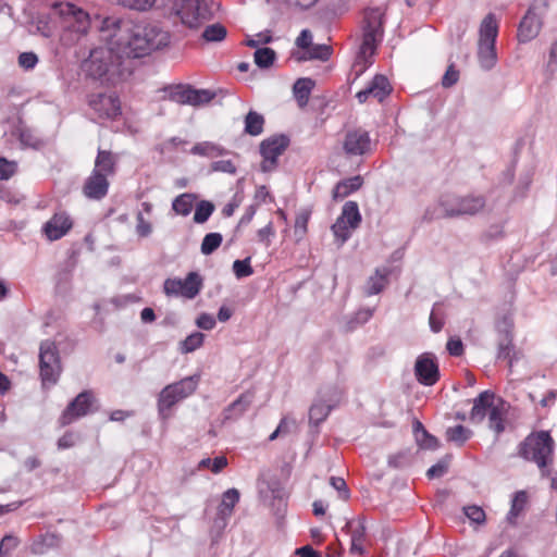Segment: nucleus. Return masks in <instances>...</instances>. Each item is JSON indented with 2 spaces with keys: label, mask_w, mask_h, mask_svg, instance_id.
<instances>
[{
  "label": "nucleus",
  "mask_w": 557,
  "mask_h": 557,
  "mask_svg": "<svg viewBox=\"0 0 557 557\" xmlns=\"http://www.w3.org/2000/svg\"><path fill=\"white\" fill-rule=\"evenodd\" d=\"M103 32H112L111 44L116 45L132 61L169 46L170 33L156 23L131 26L117 17H107L102 22Z\"/></svg>",
  "instance_id": "f257e3e1"
},
{
  "label": "nucleus",
  "mask_w": 557,
  "mask_h": 557,
  "mask_svg": "<svg viewBox=\"0 0 557 557\" xmlns=\"http://www.w3.org/2000/svg\"><path fill=\"white\" fill-rule=\"evenodd\" d=\"M109 44L108 47L92 49L81 65L86 78L108 87L127 81L134 70V61L116 45L111 44V35H109Z\"/></svg>",
  "instance_id": "f03ea898"
},
{
  "label": "nucleus",
  "mask_w": 557,
  "mask_h": 557,
  "mask_svg": "<svg viewBox=\"0 0 557 557\" xmlns=\"http://www.w3.org/2000/svg\"><path fill=\"white\" fill-rule=\"evenodd\" d=\"M555 443L546 431L532 433L519 445V456L534 462L542 476L552 475Z\"/></svg>",
  "instance_id": "7ed1b4c3"
},
{
  "label": "nucleus",
  "mask_w": 557,
  "mask_h": 557,
  "mask_svg": "<svg viewBox=\"0 0 557 557\" xmlns=\"http://www.w3.org/2000/svg\"><path fill=\"white\" fill-rule=\"evenodd\" d=\"M383 13L379 8L367 9L363 16V36L360 51L354 64L357 74H361L371 63V58L383 35Z\"/></svg>",
  "instance_id": "20e7f679"
},
{
  "label": "nucleus",
  "mask_w": 557,
  "mask_h": 557,
  "mask_svg": "<svg viewBox=\"0 0 557 557\" xmlns=\"http://www.w3.org/2000/svg\"><path fill=\"white\" fill-rule=\"evenodd\" d=\"M509 408V404L494 393L483 392L473 401L470 419L473 422H481L487 416L490 428L496 434H500L505 431Z\"/></svg>",
  "instance_id": "39448f33"
},
{
  "label": "nucleus",
  "mask_w": 557,
  "mask_h": 557,
  "mask_svg": "<svg viewBox=\"0 0 557 557\" xmlns=\"http://www.w3.org/2000/svg\"><path fill=\"white\" fill-rule=\"evenodd\" d=\"M169 100L178 104L199 107L209 103L215 98V92L209 89H196L190 85L169 86L164 89Z\"/></svg>",
  "instance_id": "423d86ee"
},
{
  "label": "nucleus",
  "mask_w": 557,
  "mask_h": 557,
  "mask_svg": "<svg viewBox=\"0 0 557 557\" xmlns=\"http://www.w3.org/2000/svg\"><path fill=\"white\" fill-rule=\"evenodd\" d=\"M176 14L183 24L193 28L211 18L212 10L207 0H181Z\"/></svg>",
  "instance_id": "0eeeda50"
},
{
  "label": "nucleus",
  "mask_w": 557,
  "mask_h": 557,
  "mask_svg": "<svg viewBox=\"0 0 557 557\" xmlns=\"http://www.w3.org/2000/svg\"><path fill=\"white\" fill-rule=\"evenodd\" d=\"M441 206L445 218L459 215H473L480 212L485 206V199L482 196L451 197L443 200Z\"/></svg>",
  "instance_id": "6e6552de"
},
{
  "label": "nucleus",
  "mask_w": 557,
  "mask_h": 557,
  "mask_svg": "<svg viewBox=\"0 0 557 557\" xmlns=\"http://www.w3.org/2000/svg\"><path fill=\"white\" fill-rule=\"evenodd\" d=\"M87 103L101 120H115L122 114L121 101L115 94H90L87 97Z\"/></svg>",
  "instance_id": "1a4fd4ad"
},
{
  "label": "nucleus",
  "mask_w": 557,
  "mask_h": 557,
  "mask_svg": "<svg viewBox=\"0 0 557 557\" xmlns=\"http://www.w3.org/2000/svg\"><path fill=\"white\" fill-rule=\"evenodd\" d=\"M39 368L42 383H55L58 381L61 373V363L54 343H41Z\"/></svg>",
  "instance_id": "9d476101"
},
{
  "label": "nucleus",
  "mask_w": 557,
  "mask_h": 557,
  "mask_svg": "<svg viewBox=\"0 0 557 557\" xmlns=\"http://www.w3.org/2000/svg\"><path fill=\"white\" fill-rule=\"evenodd\" d=\"M289 146V138L286 135H274L265 138L260 144V154L262 157L261 170L270 172L277 165V159Z\"/></svg>",
  "instance_id": "9b49d317"
},
{
  "label": "nucleus",
  "mask_w": 557,
  "mask_h": 557,
  "mask_svg": "<svg viewBox=\"0 0 557 557\" xmlns=\"http://www.w3.org/2000/svg\"><path fill=\"white\" fill-rule=\"evenodd\" d=\"M57 8L69 32L77 35V38L87 34L90 27V18L87 12L69 2L60 3Z\"/></svg>",
  "instance_id": "f8f14e48"
},
{
  "label": "nucleus",
  "mask_w": 557,
  "mask_h": 557,
  "mask_svg": "<svg viewBox=\"0 0 557 557\" xmlns=\"http://www.w3.org/2000/svg\"><path fill=\"white\" fill-rule=\"evenodd\" d=\"M163 287L166 295L183 296L193 299L199 294L202 287V280L198 273L189 272L184 280H165Z\"/></svg>",
  "instance_id": "ddd939ff"
},
{
  "label": "nucleus",
  "mask_w": 557,
  "mask_h": 557,
  "mask_svg": "<svg viewBox=\"0 0 557 557\" xmlns=\"http://www.w3.org/2000/svg\"><path fill=\"white\" fill-rule=\"evenodd\" d=\"M195 391L194 385H165L159 396V416L162 420L171 417V408Z\"/></svg>",
  "instance_id": "4468645a"
},
{
  "label": "nucleus",
  "mask_w": 557,
  "mask_h": 557,
  "mask_svg": "<svg viewBox=\"0 0 557 557\" xmlns=\"http://www.w3.org/2000/svg\"><path fill=\"white\" fill-rule=\"evenodd\" d=\"M95 398L89 392H83L70 403L60 418L62 426L71 424L76 419L86 416L92 410Z\"/></svg>",
  "instance_id": "2eb2a0df"
},
{
  "label": "nucleus",
  "mask_w": 557,
  "mask_h": 557,
  "mask_svg": "<svg viewBox=\"0 0 557 557\" xmlns=\"http://www.w3.org/2000/svg\"><path fill=\"white\" fill-rule=\"evenodd\" d=\"M369 133L362 128L348 131L343 141V149L348 156H362L370 150Z\"/></svg>",
  "instance_id": "dca6fc26"
},
{
  "label": "nucleus",
  "mask_w": 557,
  "mask_h": 557,
  "mask_svg": "<svg viewBox=\"0 0 557 557\" xmlns=\"http://www.w3.org/2000/svg\"><path fill=\"white\" fill-rule=\"evenodd\" d=\"M414 374L419 381L436 383L440 380L436 358L430 352L420 355L416 360Z\"/></svg>",
  "instance_id": "f3484780"
},
{
  "label": "nucleus",
  "mask_w": 557,
  "mask_h": 557,
  "mask_svg": "<svg viewBox=\"0 0 557 557\" xmlns=\"http://www.w3.org/2000/svg\"><path fill=\"white\" fill-rule=\"evenodd\" d=\"M542 28V17L534 8H530L521 20L517 38L519 42H529L534 39Z\"/></svg>",
  "instance_id": "a211bd4d"
},
{
  "label": "nucleus",
  "mask_w": 557,
  "mask_h": 557,
  "mask_svg": "<svg viewBox=\"0 0 557 557\" xmlns=\"http://www.w3.org/2000/svg\"><path fill=\"white\" fill-rule=\"evenodd\" d=\"M392 92V86L388 79L381 74L373 77L369 86L359 92L356 97L360 103L366 102L370 97L382 102Z\"/></svg>",
  "instance_id": "6ab92c4d"
},
{
  "label": "nucleus",
  "mask_w": 557,
  "mask_h": 557,
  "mask_svg": "<svg viewBox=\"0 0 557 557\" xmlns=\"http://www.w3.org/2000/svg\"><path fill=\"white\" fill-rule=\"evenodd\" d=\"M72 226L73 222L66 212H57L45 223L42 231L53 242L66 235Z\"/></svg>",
  "instance_id": "aec40b11"
},
{
  "label": "nucleus",
  "mask_w": 557,
  "mask_h": 557,
  "mask_svg": "<svg viewBox=\"0 0 557 557\" xmlns=\"http://www.w3.org/2000/svg\"><path fill=\"white\" fill-rule=\"evenodd\" d=\"M109 181L103 173L92 171L83 185V194L88 199L100 200L108 194Z\"/></svg>",
  "instance_id": "412c9836"
},
{
  "label": "nucleus",
  "mask_w": 557,
  "mask_h": 557,
  "mask_svg": "<svg viewBox=\"0 0 557 557\" xmlns=\"http://www.w3.org/2000/svg\"><path fill=\"white\" fill-rule=\"evenodd\" d=\"M339 403V397L337 395H332L327 399L320 398L315 400L309 410V420L311 423L318 425L323 422L332 408H334Z\"/></svg>",
  "instance_id": "4be33fe9"
},
{
  "label": "nucleus",
  "mask_w": 557,
  "mask_h": 557,
  "mask_svg": "<svg viewBox=\"0 0 557 557\" xmlns=\"http://www.w3.org/2000/svg\"><path fill=\"white\" fill-rule=\"evenodd\" d=\"M346 528L350 533L352 553L363 554L364 553V541H366V524L361 518L347 522Z\"/></svg>",
  "instance_id": "5701e85b"
},
{
  "label": "nucleus",
  "mask_w": 557,
  "mask_h": 557,
  "mask_svg": "<svg viewBox=\"0 0 557 557\" xmlns=\"http://www.w3.org/2000/svg\"><path fill=\"white\" fill-rule=\"evenodd\" d=\"M362 184L363 178L360 175H356L338 182L332 191L333 200H343L350 194L357 191L362 186Z\"/></svg>",
  "instance_id": "b1692460"
},
{
  "label": "nucleus",
  "mask_w": 557,
  "mask_h": 557,
  "mask_svg": "<svg viewBox=\"0 0 557 557\" xmlns=\"http://www.w3.org/2000/svg\"><path fill=\"white\" fill-rule=\"evenodd\" d=\"M115 163L116 158L111 151L98 149L92 171L103 173L106 176H109L115 172Z\"/></svg>",
  "instance_id": "393cba45"
},
{
  "label": "nucleus",
  "mask_w": 557,
  "mask_h": 557,
  "mask_svg": "<svg viewBox=\"0 0 557 557\" xmlns=\"http://www.w3.org/2000/svg\"><path fill=\"white\" fill-rule=\"evenodd\" d=\"M314 86V81L308 77L298 78L296 81L293 87V91L299 107L304 108L307 106L310 94Z\"/></svg>",
  "instance_id": "a878e982"
},
{
  "label": "nucleus",
  "mask_w": 557,
  "mask_h": 557,
  "mask_svg": "<svg viewBox=\"0 0 557 557\" xmlns=\"http://www.w3.org/2000/svg\"><path fill=\"white\" fill-rule=\"evenodd\" d=\"M239 491L237 488H230L222 495V502L218 508V515L222 519H227L232 516L233 509L239 502Z\"/></svg>",
  "instance_id": "bb28decb"
},
{
  "label": "nucleus",
  "mask_w": 557,
  "mask_h": 557,
  "mask_svg": "<svg viewBox=\"0 0 557 557\" xmlns=\"http://www.w3.org/2000/svg\"><path fill=\"white\" fill-rule=\"evenodd\" d=\"M498 22L493 13L487 14L480 25V39L482 42H496Z\"/></svg>",
  "instance_id": "cd10ccee"
},
{
  "label": "nucleus",
  "mask_w": 557,
  "mask_h": 557,
  "mask_svg": "<svg viewBox=\"0 0 557 557\" xmlns=\"http://www.w3.org/2000/svg\"><path fill=\"white\" fill-rule=\"evenodd\" d=\"M265 120L262 114L250 110L244 119V132L250 136H259L263 133Z\"/></svg>",
  "instance_id": "c85d7f7f"
},
{
  "label": "nucleus",
  "mask_w": 557,
  "mask_h": 557,
  "mask_svg": "<svg viewBox=\"0 0 557 557\" xmlns=\"http://www.w3.org/2000/svg\"><path fill=\"white\" fill-rule=\"evenodd\" d=\"M389 271L387 269H377L374 275L370 276L367 282L366 294L368 296L381 293L387 285V276Z\"/></svg>",
  "instance_id": "c756f323"
},
{
  "label": "nucleus",
  "mask_w": 557,
  "mask_h": 557,
  "mask_svg": "<svg viewBox=\"0 0 557 557\" xmlns=\"http://www.w3.org/2000/svg\"><path fill=\"white\" fill-rule=\"evenodd\" d=\"M478 55L482 67L486 70L493 67L497 60L495 42L479 41Z\"/></svg>",
  "instance_id": "7c9ffc66"
},
{
  "label": "nucleus",
  "mask_w": 557,
  "mask_h": 557,
  "mask_svg": "<svg viewBox=\"0 0 557 557\" xmlns=\"http://www.w3.org/2000/svg\"><path fill=\"white\" fill-rule=\"evenodd\" d=\"M338 219H344L350 228H357L361 222V214L359 212L357 202L347 201L344 205L342 214L338 216Z\"/></svg>",
  "instance_id": "2f4dec72"
},
{
  "label": "nucleus",
  "mask_w": 557,
  "mask_h": 557,
  "mask_svg": "<svg viewBox=\"0 0 557 557\" xmlns=\"http://www.w3.org/2000/svg\"><path fill=\"white\" fill-rule=\"evenodd\" d=\"M119 5L137 12H148L159 9V0H115Z\"/></svg>",
  "instance_id": "473e14b6"
},
{
  "label": "nucleus",
  "mask_w": 557,
  "mask_h": 557,
  "mask_svg": "<svg viewBox=\"0 0 557 557\" xmlns=\"http://www.w3.org/2000/svg\"><path fill=\"white\" fill-rule=\"evenodd\" d=\"M195 196L191 194H182L172 202V209L176 214L186 216L194 208Z\"/></svg>",
  "instance_id": "72a5a7b5"
},
{
  "label": "nucleus",
  "mask_w": 557,
  "mask_h": 557,
  "mask_svg": "<svg viewBox=\"0 0 557 557\" xmlns=\"http://www.w3.org/2000/svg\"><path fill=\"white\" fill-rule=\"evenodd\" d=\"M252 403V395L250 393L242 395L233 401L226 410V418H235L244 413Z\"/></svg>",
  "instance_id": "f704fd0d"
},
{
  "label": "nucleus",
  "mask_w": 557,
  "mask_h": 557,
  "mask_svg": "<svg viewBox=\"0 0 557 557\" xmlns=\"http://www.w3.org/2000/svg\"><path fill=\"white\" fill-rule=\"evenodd\" d=\"M190 151L193 154H198L208 158H216L223 156L225 152L222 147L209 141L196 144Z\"/></svg>",
  "instance_id": "c9c22d12"
},
{
  "label": "nucleus",
  "mask_w": 557,
  "mask_h": 557,
  "mask_svg": "<svg viewBox=\"0 0 557 557\" xmlns=\"http://www.w3.org/2000/svg\"><path fill=\"white\" fill-rule=\"evenodd\" d=\"M472 435V431L463 425H456L448 428L446 431V438L458 446H462Z\"/></svg>",
  "instance_id": "e433bc0d"
},
{
  "label": "nucleus",
  "mask_w": 557,
  "mask_h": 557,
  "mask_svg": "<svg viewBox=\"0 0 557 557\" xmlns=\"http://www.w3.org/2000/svg\"><path fill=\"white\" fill-rule=\"evenodd\" d=\"M228 465L227 458L225 456H218L214 459L205 458L201 459L198 463V469H209L212 473L218 474L223 471Z\"/></svg>",
  "instance_id": "4c0bfd02"
},
{
  "label": "nucleus",
  "mask_w": 557,
  "mask_h": 557,
  "mask_svg": "<svg viewBox=\"0 0 557 557\" xmlns=\"http://www.w3.org/2000/svg\"><path fill=\"white\" fill-rule=\"evenodd\" d=\"M276 58V53L271 48H258L255 51V63L261 69L270 67Z\"/></svg>",
  "instance_id": "58836bf2"
},
{
  "label": "nucleus",
  "mask_w": 557,
  "mask_h": 557,
  "mask_svg": "<svg viewBox=\"0 0 557 557\" xmlns=\"http://www.w3.org/2000/svg\"><path fill=\"white\" fill-rule=\"evenodd\" d=\"M528 502V495L524 491H519L515 493L511 508L508 513V520L513 522V520L523 511Z\"/></svg>",
  "instance_id": "ea45409f"
},
{
  "label": "nucleus",
  "mask_w": 557,
  "mask_h": 557,
  "mask_svg": "<svg viewBox=\"0 0 557 557\" xmlns=\"http://www.w3.org/2000/svg\"><path fill=\"white\" fill-rule=\"evenodd\" d=\"M226 28L222 24L215 23L205 28L202 38L208 42H216L222 41L226 37Z\"/></svg>",
  "instance_id": "a19ab883"
},
{
  "label": "nucleus",
  "mask_w": 557,
  "mask_h": 557,
  "mask_svg": "<svg viewBox=\"0 0 557 557\" xmlns=\"http://www.w3.org/2000/svg\"><path fill=\"white\" fill-rule=\"evenodd\" d=\"M297 429L296 420L286 416L283 417L276 428V430L270 435L269 440L274 441L280 436H285L295 432Z\"/></svg>",
  "instance_id": "79ce46f5"
},
{
  "label": "nucleus",
  "mask_w": 557,
  "mask_h": 557,
  "mask_svg": "<svg viewBox=\"0 0 557 557\" xmlns=\"http://www.w3.org/2000/svg\"><path fill=\"white\" fill-rule=\"evenodd\" d=\"M222 242L223 237L220 233H209L203 237L200 250L206 256L211 255L221 246Z\"/></svg>",
  "instance_id": "37998d69"
},
{
  "label": "nucleus",
  "mask_w": 557,
  "mask_h": 557,
  "mask_svg": "<svg viewBox=\"0 0 557 557\" xmlns=\"http://www.w3.org/2000/svg\"><path fill=\"white\" fill-rule=\"evenodd\" d=\"M214 211V206L212 202L207 200H201L197 206L194 214L195 223L202 224Z\"/></svg>",
  "instance_id": "c03bdc74"
},
{
  "label": "nucleus",
  "mask_w": 557,
  "mask_h": 557,
  "mask_svg": "<svg viewBox=\"0 0 557 557\" xmlns=\"http://www.w3.org/2000/svg\"><path fill=\"white\" fill-rule=\"evenodd\" d=\"M61 540L57 534L47 533L41 536L40 541L34 545V552L37 554H44L46 548H52L59 546Z\"/></svg>",
  "instance_id": "a18cd8bd"
},
{
  "label": "nucleus",
  "mask_w": 557,
  "mask_h": 557,
  "mask_svg": "<svg viewBox=\"0 0 557 557\" xmlns=\"http://www.w3.org/2000/svg\"><path fill=\"white\" fill-rule=\"evenodd\" d=\"M205 339V335L200 332H195L187 336L185 341L182 343V350L184 352H191L199 348Z\"/></svg>",
  "instance_id": "49530a36"
},
{
  "label": "nucleus",
  "mask_w": 557,
  "mask_h": 557,
  "mask_svg": "<svg viewBox=\"0 0 557 557\" xmlns=\"http://www.w3.org/2000/svg\"><path fill=\"white\" fill-rule=\"evenodd\" d=\"M354 228H350L348 223L344 221V219H338L332 226V231L336 238H338L342 243L347 240L350 236V233Z\"/></svg>",
  "instance_id": "de8ad7c7"
},
{
  "label": "nucleus",
  "mask_w": 557,
  "mask_h": 557,
  "mask_svg": "<svg viewBox=\"0 0 557 557\" xmlns=\"http://www.w3.org/2000/svg\"><path fill=\"white\" fill-rule=\"evenodd\" d=\"M331 54H332V48L326 45L313 46L308 50L309 59L326 61L330 59Z\"/></svg>",
  "instance_id": "09e8293b"
},
{
  "label": "nucleus",
  "mask_w": 557,
  "mask_h": 557,
  "mask_svg": "<svg viewBox=\"0 0 557 557\" xmlns=\"http://www.w3.org/2000/svg\"><path fill=\"white\" fill-rule=\"evenodd\" d=\"M233 271L238 278L250 276L253 273L250 265V258L234 261Z\"/></svg>",
  "instance_id": "8fccbe9b"
},
{
  "label": "nucleus",
  "mask_w": 557,
  "mask_h": 557,
  "mask_svg": "<svg viewBox=\"0 0 557 557\" xmlns=\"http://www.w3.org/2000/svg\"><path fill=\"white\" fill-rule=\"evenodd\" d=\"M330 484L334 490L337 491L338 497L343 500H348L350 497L349 488L343 478L339 476H331Z\"/></svg>",
  "instance_id": "3c124183"
},
{
  "label": "nucleus",
  "mask_w": 557,
  "mask_h": 557,
  "mask_svg": "<svg viewBox=\"0 0 557 557\" xmlns=\"http://www.w3.org/2000/svg\"><path fill=\"white\" fill-rule=\"evenodd\" d=\"M17 170V163L15 161H9L8 159L0 157V180L11 178Z\"/></svg>",
  "instance_id": "603ef678"
},
{
  "label": "nucleus",
  "mask_w": 557,
  "mask_h": 557,
  "mask_svg": "<svg viewBox=\"0 0 557 557\" xmlns=\"http://www.w3.org/2000/svg\"><path fill=\"white\" fill-rule=\"evenodd\" d=\"M459 81V71L456 69L454 63H450L442 77V86L444 88H450Z\"/></svg>",
  "instance_id": "864d4df0"
},
{
  "label": "nucleus",
  "mask_w": 557,
  "mask_h": 557,
  "mask_svg": "<svg viewBox=\"0 0 557 557\" xmlns=\"http://www.w3.org/2000/svg\"><path fill=\"white\" fill-rule=\"evenodd\" d=\"M309 222V213L308 212H301L296 216L295 220V235L298 237V239L302 238L305 234L307 233Z\"/></svg>",
  "instance_id": "5fc2aeb1"
},
{
  "label": "nucleus",
  "mask_w": 557,
  "mask_h": 557,
  "mask_svg": "<svg viewBox=\"0 0 557 557\" xmlns=\"http://www.w3.org/2000/svg\"><path fill=\"white\" fill-rule=\"evenodd\" d=\"M18 540L13 535H5L0 542V556H8L16 546Z\"/></svg>",
  "instance_id": "6e6d98bb"
},
{
  "label": "nucleus",
  "mask_w": 557,
  "mask_h": 557,
  "mask_svg": "<svg viewBox=\"0 0 557 557\" xmlns=\"http://www.w3.org/2000/svg\"><path fill=\"white\" fill-rule=\"evenodd\" d=\"M465 515L475 523H482L485 520V512L479 506L465 507Z\"/></svg>",
  "instance_id": "4d7b16f0"
},
{
  "label": "nucleus",
  "mask_w": 557,
  "mask_h": 557,
  "mask_svg": "<svg viewBox=\"0 0 557 557\" xmlns=\"http://www.w3.org/2000/svg\"><path fill=\"white\" fill-rule=\"evenodd\" d=\"M136 221H137V224H136L137 234L140 237H147L152 231L151 223L144 218L143 212H138V214L136 216Z\"/></svg>",
  "instance_id": "13d9d810"
},
{
  "label": "nucleus",
  "mask_w": 557,
  "mask_h": 557,
  "mask_svg": "<svg viewBox=\"0 0 557 557\" xmlns=\"http://www.w3.org/2000/svg\"><path fill=\"white\" fill-rule=\"evenodd\" d=\"M38 58L34 52H23L18 57V64L25 70H32L36 66Z\"/></svg>",
  "instance_id": "bf43d9fd"
},
{
  "label": "nucleus",
  "mask_w": 557,
  "mask_h": 557,
  "mask_svg": "<svg viewBox=\"0 0 557 557\" xmlns=\"http://www.w3.org/2000/svg\"><path fill=\"white\" fill-rule=\"evenodd\" d=\"M511 337L508 332L505 333L504 338L499 342L498 345V358H508L511 351Z\"/></svg>",
  "instance_id": "052dcab7"
},
{
  "label": "nucleus",
  "mask_w": 557,
  "mask_h": 557,
  "mask_svg": "<svg viewBox=\"0 0 557 557\" xmlns=\"http://www.w3.org/2000/svg\"><path fill=\"white\" fill-rule=\"evenodd\" d=\"M78 436L74 432H66L63 436H61L58 441L59 449H67L75 446Z\"/></svg>",
  "instance_id": "680f3d73"
},
{
  "label": "nucleus",
  "mask_w": 557,
  "mask_h": 557,
  "mask_svg": "<svg viewBox=\"0 0 557 557\" xmlns=\"http://www.w3.org/2000/svg\"><path fill=\"white\" fill-rule=\"evenodd\" d=\"M447 468L446 461H440L428 470L426 475L429 479L441 478L447 472Z\"/></svg>",
  "instance_id": "e2e57ef3"
},
{
  "label": "nucleus",
  "mask_w": 557,
  "mask_h": 557,
  "mask_svg": "<svg viewBox=\"0 0 557 557\" xmlns=\"http://www.w3.org/2000/svg\"><path fill=\"white\" fill-rule=\"evenodd\" d=\"M274 236V228L272 222H269L264 227L258 231V238L261 243H264L265 246H270L271 237Z\"/></svg>",
  "instance_id": "0e129e2a"
},
{
  "label": "nucleus",
  "mask_w": 557,
  "mask_h": 557,
  "mask_svg": "<svg viewBox=\"0 0 557 557\" xmlns=\"http://www.w3.org/2000/svg\"><path fill=\"white\" fill-rule=\"evenodd\" d=\"M446 348L451 356H461L463 352V344L460 338H449Z\"/></svg>",
  "instance_id": "69168bd1"
},
{
  "label": "nucleus",
  "mask_w": 557,
  "mask_h": 557,
  "mask_svg": "<svg viewBox=\"0 0 557 557\" xmlns=\"http://www.w3.org/2000/svg\"><path fill=\"white\" fill-rule=\"evenodd\" d=\"M312 41V35L310 30L304 29L296 39V45L301 49H310Z\"/></svg>",
  "instance_id": "338daca9"
},
{
  "label": "nucleus",
  "mask_w": 557,
  "mask_h": 557,
  "mask_svg": "<svg viewBox=\"0 0 557 557\" xmlns=\"http://www.w3.org/2000/svg\"><path fill=\"white\" fill-rule=\"evenodd\" d=\"M197 325L202 330H212L215 326V320L212 315L202 313L197 319Z\"/></svg>",
  "instance_id": "774afa93"
}]
</instances>
